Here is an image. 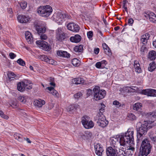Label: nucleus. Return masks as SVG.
<instances>
[{"label":"nucleus","mask_w":156,"mask_h":156,"mask_svg":"<svg viewBox=\"0 0 156 156\" xmlns=\"http://www.w3.org/2000/svg\"><path fill=\"white\" fill-rule=\"evenodd\" d=\"M65 18H69V16L62 12H58L56 14V20L58 22L61 23Z\"/></svg>","instance_id":"nucleus-11"},{"label":"nucleus","mask_w":156,"mask_h":156,"mask_svg":"<svg viewBox=\"0 0 156 156\" xmlns=\"http://www.w3.org/2000/svg\"><path fill=\"white\" fill-rule=\"evenodd\" d=\"M25 35L26 37L27 38H28V37L30 36L31 35V33L28 31L26 32L25 33Z\"/></svg>","instance_id":"nucleus-64"},{"label":"nucleus","mask_w":156,"mask_h":156,"mask_svg":"<svg viewBox=\"0 0 156 156\" xmlns=\"http://www.w3.org/2000/svg\"><path fill=\"white\" fill-rule=\"evenodd\" d=\"M94 119L95 120L97 121V123L98 125L102 128L106 126L108 123L105 116L95 117Z\"/></svg>","instance_id":"nucleus-7"},{"label":"nucleus","mask_w":156,"mask_h":156,"mask_svg":"<svg viewBox=\"0 0 156 156\" xmlns=\"http://www.w3.org/2000/svg\"><path fill=\"white\" fill-rule=\"evenodd\" d=\"M93 91L94 98L97 100L103 98L106 95V91L104 90H100L98 86H96L93 89Z\"/></svg>","instance_id":"nucleus-5"},{"label":"nucleus","mask_w":156,"mask_h":156,"mask_svg":"<svg viewBox=\"0 0 156 156\" xmlns=\"http://www.w3.org/2000/svg\"><path fill=\"white\" fill-rule=\"evenodd\" d=\"M20 5L23 9H24L27 7V3L25 1H23L20 3Z\"/></svg>","instance_id":"nucleus-45"},{"label":"nucleus","mask_w":156,"mask_h":156,"mask_svg":"<svg viewBox=\"0 0 156 156\" xmlns=\"http://www.w3.org/2000/svg\"><path fill=\"white\" fill-rule=\"evenodd\" d=\"M56 39L60 41H62L65 38V35L64 33L58 34L56 35Z\"/></svg>","instance_id":"nucleus-31"},{"label":"nucleus","mask_w":156,"mask_h":156,"mask_svg":"<svg viewBox=\"0 0 156 156\" xmlns=\"http://www.w3.org/2000/svg\"><path fill=\"white\" fill-rule=\"evenodd\" d=\"M111 140L113 144H119L121 145V140L119 136L118 137H112L111 138Z\"/></svg>","instance_id":"nucleus-27"},{"label":"nucleus","mask_w":156,"mask_h":156,"mask_svg":"<svg viewBox=\"0 0 156 156\" xmlns=\"http://www.w3.org/2000/svg\"><path fill=\"white\" fill-rule=\"evenodd\" d=\"M94 147L95 150L96 154L98 155L101 156L103 151L102 146L99 143H96V144H95Z\"/></svg>","instance_id":"nucleus-12"},{"label":"nucleus","mask_w":156,"mask_h":156,"mask_svg":"<svg viewBox=\"0 0 156 156\" xmlns=\"http://www.w3.org/2000/svg\"><path fill=\"white\" fill-rule=\"evenodd\" d=\"M40 35L41 39L42 40H46L47 38V36L45 34H42Z\"/></svg>","instance_id":"nucleus-56"},{"label":"nucleus","mask_w":156,"mask_h":156,"mask_svg":"<svg viewBox=\"0 0 156 156\" xmlns=\"http://www.w3.org/2000/svg\"><path fill=\"white\" fill-rule=\"evenodd\" d=\"M142 94L149 96H156V90L151 89L143 90L141 91Z\"/></svg>","instance_id":"nucleus-8"},{"label":"nucleus","mask_w":156,"mask_h":156,"mask_svg":"<svg viewBox=\"0 0 156 156\" xmlns=\"http://www.w3.org/2000/svg\"><path fill=\"white\" fill-rule=\"evenodd\" d=\"M133 131L128 130L127 133L119 136L121 140V145L124 146L126 143L133 144Z\"/></svg>","instance_id":"nucleus-3"},{"label":"nucleus","mask_w":156,"mask_h":156,"mask_svg":"<svg viewBox=\"0 0 156 156\" xmlns=\"http://www.w3.org/2000/svg\"><path fill=\"white\" fill-rule=\"evenodd\" d=\"M134 21L131 18L129 19L128 20V24L132 25Z\"/></svg>","instance_id":"nucleus-62"},{"label":"nucleus","mask_w":156,"mask_h":156,"mask_svg":"<svg viewBox=\"0 0 156 156\" xmlns=\"http://www.w3.org/2000/svg\"><path fill=\"white\" fill-rule=\"evenodd\" d=\"M53 95L55 96L56 97H57L58 95V94L56 90H55L54 89L51 92Z\"/></svg>","instance_id":"nucleus-53"},{"label":"nucleus","mask_w":156,"mask_h":156,"mask_svg":"<svg viewBox=\"0 0 156 156\" xmlns=\"http://www.w3.org/2000/svg\"><path fill=\"white\" fill-rule=\"evenodd\" d=\"M91 133L89 131H86L81 135V138L84 140H87L90 138L92 136Z\"/></svg>","instance_id":"nucleus-18"},{"label":"nucleus","mask_w":156,"mask_h":156,"mask_svg":"<svg viewBox=\"0 0 156 156\" xmlns=\"http://www.w3.org/2000/svg\"><path fill=\"white\" fill-rule=\"evenodd\" d=\"M146 35H147L148 36L149 34H146L145 36L144 35L142 36L140 39L141 42H142L144 45H146L147 43V37H147Z\"/></svg>","instance_id":"nucleus-32"},{"label":"nucleus","mask_w":156,"mask_h":156,"mask_svg":"<svg viewBox=\"0 0 156 156\" xmlns=\"http://www.w3.org/2000/svg\"><path fill=\"white\" fill-rule=\"evenodd\" d=\"M67 27L68 30L76 32H78L80 28L78 25L73 23H69L67 24Z\"/></svg>","instance_id":"nucleus-10"},{"label":"nucleus","mask_w":156,"mask_h":156,"mask_svg":"<svg viewBox=\"0 0 156 156\" xmlns=\"http://www.w3.org/2000/svg\"><path fill=\"white\" fill-rule=\"evenodd\" d=\"M84 81L82 78H75L72 80L73 83L76 84H83L84 83Z\"/></svg>","instance_id":"nucleus-23"},{"label":"nucleus","mask_w":156,"mask_h":156,"mask_svg":"<svg viewBox=\"0 0 156 156\" xmlns=\"http://www.w3.org/2000/svg\"><path fill=\"white\" fill-rule=\"evenodd\" d=\"M148 123L147 121H145L140 126L136 128L137 143H139L142 140L144 136L148 131Z\"/></svg>","instance_id":"nucleus-1"},{"label":"nucleus","mask_w":156,"mask_h":156,"mask_svg":"<svg viewBox=\"0 0 156 156\" xmlns=\"http://www.w3.org/2000/svg\"><path fill=\"white\" fill-rule=\"evenodd\" d=\"M79 105L77 104H72L70 105L68 108L67 110L68 112H72L75 111L78 108Z\"/></svg>","instance_id":"nucleus-28"},{"label":"nucleus","mask_w":156,"mask_h":156,"mask_svg":"<svg viewBox=\"0 0 156 156\" xmlns=\"http://www.w3.org/2000/svg\"><path fill=\"white\" fill-rule=\"evenodd\" d=\"M127 2H128L127 1V0H123V7L124 8L125 10L126 11H127V6H126V3Z\"/></svg>","instance_id":"nucleus-50"},{"label":"nucleus","mask_w":156,"mask_h":156,"mask_svg":"<svg viewBox=\"0 0 156 156\" xmlns=\"http://www.w3.org/2000/svg\"><path fill=\"white\" fill-rule=\"evenodd\" d=\"M81 39V36L79 34H76L74 36L71 37L70 38V41L73 42L78 43Z\"/></svg>","instance_id":"nucleus-20"},{"label":"nucleus","mask_w":156,"mask_h":156,"mask_svg":"<svg viewBox=\"0 0 156 156\" xmlns=\"http://www.w3.org/2000/svg\"><path fill=\"white\" fill-rule=\"evenodd\" d=\"M105 46H106V48H105V47L104 46L103 48L105 53L108 55H111V51L109 48L105 44Z\"/></svg>","instance_id":"nucleus-36"},{"label":"nucleus","mask_w":156,"mask_h":156,"mask_svg":"<svg viewBox=\"0 0 156 156\" xmlns=\"http://www.w3.org/2000/svg\"><path fill=\"white\" fill-rule=\"evenodd\" d=\"M150 66L148 67V70L151 72L153 71L156 68V65L155 63L152 62L150 63Z\"/></svg>","instance_id":"nucleus-37"},{"label":"nucleus","mask_w":156,"mask_h":156,"mask_svg":"<svg viewBox=\"0 0 156 156\" xmlns=\"http://www.w3.org/2000/svg\"><path fill=\"white\" fill-rule=\"evenodd\" d=\"M0 115L1 117L6 119H7L9 118L8 116L5 115L1 110H0Z\"/></svg>","instance_id":"nucleus-48"},{"label":"nucleus","mask_w":156,"mask_h":156,"mask_svg":"<svg viewBox=\"0 0 156 156\" xmlns=\"http://www.w3.org/2000/svg\"><path fill=\"white\" fill-rule=\"evenodd\" d=\"M134 63V67L135 69L136 72L138 73H141L142 72V70L139 62L137 61H135Z\"/></svg>","instance_id":"nucleus-22"},{"label":"nucleus","mask_w":156,"mask_h":156,"mask_svg":"<svg viewBox=\"0 0 156 156\" xmlns=\"http://www.w3.org/2000/svg\"><path fill=\"white\" fill-rule=\"evenodd\" d=\"M9 56L11 59H14L16 56V55L13 53L10 52L9 54Z\"/></svg>","instance_id":"nucleus-61"},{"label":"nucleus","mask_w":156,"mask_h":156,"mask_svg":"<svg viewBox=\"0 0 156 156\" xmlns=\"http://www.w3.org/2000/svg\"><path fill=\"white\" fill-rule=\"evenodd\" d=\"M147 117L149 119L151 122H154V119H156V112H151L147 113L146 115Z\"/></svg>","instance_id":"nucleus-17"},{"label":"nucleus","mask_w":156,"mask_h":156,"mask_svg":"<svg viewBox=\"0 0 156 156\" xmlns=\"http://www.w3.org/2000/svg\"><path fill=\"white\" fill-rule=\"evenodd\" d=\"M126 150L124 151L122 149H119L118 151H117V155L118 156H125Z\"/></svg>","instance_id":"nucleus-38"},{"label":"nucleus","mask_w":156,"mask_h":156,"mask_svg":"<svg viewBox=\"0 0 156 156\" xmlns=\"http://www.w3.org/2000/svg\"><path fill=\"white\" fill-rule=\"evenodd\" d=\"M142 104L140 103H136L133 105V109L139 112H141Z\"/></svg>","instance_id":"nucleus-26"},{"label":"nucleus","mask_w":156,"mask_h":156,"mask_svg":"<svg viewBox=\"0 0 156 156\" xmlns=\"http://www.w3.org/2000/svg\"><path fill=\"white\" fill-rule=\"evenodd\" d=\"M101 63L102 67H104L107 64V62L106 60H103L101 61Z\"/></svg>","instance_id":"nucleus-60"},{"label":"nucleus","mask_w":156,"mask_h":156,"mask_svg":"<svg viewBox=\"0 0 156 156\" xmlns=\"http://www.w3.org/2000/svg\"><path fill=\"white\" fill-rule=\"evenodd\" d=\"M142 141L139 156H147L151 152V146L150 142L147 138L143 139Z\"/></svg>","instance_id":"nucleus-2"},{"label":"nucleus","mask_w":156,"mask_h":156,"mask_svg":"<svg viewBox=\"0 0 156 156\" xmlns=\"http://www.w3.org/2000/svg\"><path fill=\"white\" fill-rule=\"evenodd\" d=\"M52 11L51 7L49 5L41 6L37 10V12L43 17H48Z\"/></svg>","instance_id":"nucleus-4"},{"label":"nucleus","mask_w":156,"mask_h":156,"mask_svg":"<svg viewBox=\"0 0 156 156\" xmlns=\"http://www.w3.org/2000/svg\"><path fill=\"white\" fill-rule=\"evenodd\" d=\"M147 19L149 18L150 21L154 23H156V15L153 12L150 13L145 16Z\"/></svg>","instance_id":"nucleus-16"},{"label":"nucleus","mask_w":156,"mask_h":156,"mask_svg":"<svg viewBox=\"0 0 156 156\" xmlns=\"http://www.w3.org/2000/svg\"><path fill=\"white\" fill-rule=\"evenodd\" d=\"M106 153L107 156H117L115 150L111 147L107 148Z\"/></svg>","instance_id":"nucleus-14"},{"label":"nucleus","mask_w":156,"mask_h":156,"mask_svg":"<svg viewBox=\"0 0 156 156\" xmlns=\"http://www.w3.org/2000/svg\"><path fill=\"white\" fill-rule=\"evenodd\" d=\"M95 66L96 68L98 69L103 68H102V66L100 62H97L95 64Z\"/></svg>","instance_id":"nucleus-54"},{"label":"nucleus","mask_w":156,"mask_h":156,"mask_svg":"<svg viewBox=\"0 0 156 156\" xmlns=\"http://www.w3.org/2000/svg\"><path fill=\"white\" fill-rule=\"evenodd\" d=\"M145 45H142L140 48V51L141 53V54L144 55L145 52L147 51V48L146 47L144 46Z\"/></svg>","instance_id":"nucleus-43"},{"label":"nucleus","mask_w":156,"mask_h":156,"mask_svg":"<svg viewBox=\"0 0 156 156\" xmlns=\"http://www.w3.org/2000/svg\"><path fill=\"white\" fill-rule=\"evenodd\" d=\"M14 138L17 139L20 142H22L23 141V136L20 134L16 133H15L14 135Z\"/></svg>","instance_id":"nucleus-34"},{"label":"nucleus","mask_w":156,"mask_h":156,"mask_svg":"<svg viewBox=\"0 0 156 156\" xmlns=\"http://www.w3.org/2000/svg\"><path fill=\"white\" fill-rule=\"evenodd\" d=\"M83 50V46L82 45H80L79 46H75L74 48V51L76 52H82Z\"/></svg>","instance_id":"nucleus-33"},{"label":"nucleus","mask_w":156,"mask_h":156,"mask_svg":"<svg viewBox=\"0 0 156 156\" xmlns=\"http://www.w3.org/2000/svg\"><path fill=\"white\" fill-rule=\"evenodd\" d=\"M17 19L18 21L21 23H26L29 20V18H27L24 15H20L18 16Z\"/></svg>","instance_id":"nucleus-15"},{"label":"nucleus","mask_w":156,"mask_h":156,"mask_svg":"<svg viewBox=\"0 0 156 156\" xmlns=\"http://www.w3.org/2000/svg\"><path fill=\"white\" fill-rule=\"evenodd\" d=\"M128 118L129 119V120H135L136 119V117L135 115L133 113H129V114L127 116Z\"/></svg>","instance_id":"nucleus-42"},{"label":"nucleus","mask_w":156,"mask_h":156,"mask_svg":"<svg viewBox=\"0 0 156 156\" xmlns=\"http://www.w3.org/2000/svg\"><path fill=\"white\" fill-rule=\"evenodd\" d=\"M150 139L153 143H156V136L151 137Z\"/></svg>","instance_id":"nucleus-59"},{"label":"nucleus","mask_w":156,"mask_h":156,"mask_svg":"<svg viewBox=\"0 0 156 156\" xmlns=\"http://www.w3.org/2000/svg\"><path fill=\"white\" fill-rule=\"evenodd\" d=\"M38 58L41 59L42 61L45 62L47 61V59L48 57L47 56L45 55H41L38 56Z\"/></svg>","instance_id":"nucleus-41"},{"label":"nucleus","mask_w":156,"mask_h":156,"mask_svg":"<svg viewBox=\"0 0 156 156\" xmlns=\"http://www.w3.org/2000/svg\"><path fill=\"white\" fill-rule=\"evenodd\" d=\"M27 41L29 44H31L33 42V37L31 35L30 36L28 37V38L26 37Z\"/></svg>","instance_id":"nucleus-49"},{"label":"nucleus","mask_w":156,"mask_h":156,"mask_svg":"<svg viewBox=\"0 0 156 156\" xmlns=\"http://www.w3.org/2000/svg\"><path fill=\"white\" fill-rule=\"evenodd\" d=\"M93 33L92 31H89L87 33V36L88 38L89 39L92 37Z\"/></svg>","instance_id":"nucleus-57"},{"label":"nucleus","mask_w":156,"mask_h":156,"mask_svg":"<svg viewBox=\"0 0 156 156\" xmlns=\"http://www.w3.org/2000/svg\"><path fill=\"white\" fill-rule=\"evenodd\" d=\"M17 62L20 65L24 66L25 64V62L22 59L19 58L17 61Z\"/></svg>","instance_id":"nucleus-47"},{"label":"nucleus","mask_w":156,"mask_h":156,"mask_svg":"<svg viewBox=\"0 0 156 156\" xmlns=\"http://www.w3.org/2000/svg\"><path fill=\"white\" fill-rule=\"evenodd\" d=\"M35 105L38 107H41L43 105L45 104V101L42 100H36L35 101Z\"/></svg>","instance_id":"nucleus-30"},{"label":"nucleus","mask_w":156,"mask_h":156,"mask_svg":"<svg viewBox=\"0 0 156 156\" xmlns=\"http://www.w3.org/2000/svg\"><path fill=\"white\" fill-rule=\"evenodd\" d=\"M82 96V94L81 92H78L74 95V98L76 99H78Z\"/></svg>","instance_id":"nucleus-46"},{"label":"nucleus","mask_w":156,"mask_h":156,"mask_svg":"<svg viewBox=\"0 0 156 156\" xmlns=\"http://www.w3.org/2000/svg\"><path fill=\"white\" fill-rule=\"evenodd\" d=\"M64 33L60 29H58L56 30V35Z\"/></svg>","instance_id":"nucleus-63"},{"label":"nucleus","mask_w":156,"mask_h":156,"mask_svg":"<svg viewBox=\"0 0 156 156\" xmlns=\"http://www.w3.org/2000/svg\"><path fill=\"white\" fill-rule=\"evenodd\" d=\"M46 62L51 65H53L55 63V61L53 59H50L48 58L47 61Z\"/></svg>","instance_id":"nucleus-52"},{"label":"nucleus","mask_w":156,"mask_h":156,"mask_svg":"<svg viewBox=\"0 0 156 156\" xmlns=\"http://www.w3.org/2000/svg\"><path fill=\"white\" fill-rule=\"evenodd\" d=\"M27 84H25L23 82H19L17 84L18 90L20 91H23L26 89H30L32 88L31 86H30V87H27Z\"/></svg>","instance_id":"nucleus-13"},{"label":"nucleus","mask_w":156,"mask_h":156,"mask_svg":"<svg viewBox=\"0 0 156 156\" xmlns=\"http://www.w3.org/2000/svg\"><path fill=\"white\" fill-rule=\"evenodd\" d=\"M92 91L91 89H89L87 90V97H89L91 95L92 93Z\"/></svg>","instance_id":"nucleus-55"},{"label":"nucleus","mask_w":156,"mask_h":156,"mask_svg":"<svg viewBox=\"0 0 156 156\" xmlns=\"http://www.w3.org/2000/svg\"><path fill=\"white\" fill-rule=\"evenodd\" d=\"M132 89L130 87L126 86L125 87H123V89L124 90H125L127 92H129Z\"/></svg>","instance_id":"nucleus-58"},{"label":"nucleus","mask_w":156,"mask_h":156,"mask_svg":"<svg viewBox=\"0 0 156 156\" xmlns=\"http://www.w3.org/2000/svg\"><path fill=\"white\" fill-rule=\"evenodd\" d=\"M8 76L10 80H12L16 76V75L13 73L10 72L8 73Z\"/></svg>","instance_id":"nucleus-40"},{"label":"nucleus","mask_w":156,"mask_h":156,"mask_svg":"<svg viewBox=\"0 0 156 156\" xmlns=\"http://www.w3.org/2000/svg\"><path fill=\"white\" fill-rule=\"evenodd\" d=\"M89 117L87 116H83L82 118L81 122L84 127L86 129H90L94 126L93 122L89 121Z\"/></svg>","instance_id":"nucleus-6"},{"label":"nucleus","mask_w":156,"mask_h":156,"mask_svg":"<svg viewBox=\"0 0 156 156\" xmlns=\"http://www.w3.org/2000/svg\"><path fill=\"white\" fill-rule=\"evenodd\" d=\"M134 150L135 148L133 147H131L126 149L125 156H134Z\"/></svg>","instance_id":"nucleus-21"},{"label":"nucleus","mask_w":156,"mask_h":156,"mask_svg":"<svg viewBox=\"0 0 156 156\" xmlns=\"http://www.w3.org/2000/svg\"><path fill=\"white\" fill-rule=\"evenodd\" d=\"M57 55L58 56L68 58L69 57L70 54L66 51H58L57 52Z\"/></svg>","instance_id":"nucleus-24"},{"label":"nucleus","mask_w":156,"mask_h":156,"mask_svg":"<svg viewBox=\"0 0 156 156\" xmlns=\"http://www.w3.org/2000/svg\"><path fill=\"white\" fill-rule=\"evenodd\" d=\"M35 27L37 34L39 35L44 34L45 32L46 28L44 27L37 25L35 26Z\"/></svg>","instance_id":"nucleus-19"},{"label":"nucleus","mask_w":156,"mask_h":156,"mask_svg":"<svg viewBox=\"0 0 156 156\" xmlns=\"http://www.w3.org/2000/svg\"><path fill=\"white\" fill-rule=\"evenodd\" d=\"M17 99L23 103H24L26 101V97L24 96L19 95L17 97Z\"/></svg>","instance_id":"nucleus-39"},{"label":"nucleus","mask_w":156,"mask_h":156,"mask_svg":"<svg viewBox=\"0 0 156 156\" xmlns=\"http://www.w3.org/2000/svg\"><path fill=\"white\" fill-rule=\"evenodd\" d=\"M72 63L74 66H78L80 64V61L76 58H74L72 60Z\"/></svg>","instance_id":"nucleus-35"},{"label":"nucleus","mask_w":156,"mask_h":156,"mask_svg":"<svg viewBox=\"0 0 156 156\" xmlns=\"http://www.w3.org/2000/svg\"><path fill=\"white\" fill-rule=\"evenodd\" d=\"M17 102L16 101H12L11 106L13 108H16L18 106Z\"/></svg>","instance_id":"nucleus-51"},{"label":"nucleus","mask_w":156,"mask_h":156,"mask_svg":"<svg viewBox=\"0 0 156 156\" xmlns=\"http://www.w3.org/2000/svg\"><path fill=\"white\" fill-rule=\"evenodd\" d=\"M36 44L40 45L42 47V49L45 51H49L51 49V47L48 43L45 41H36Z\"/></svg>","instance_id":"nucleus-9"},{"label":"nucleus","mask_w":156,"mask_h":156,"mask_svg":"<svg viewBox=\"0 0 156 156\" xmlns=\"http://www.w3.org/2000/svg\"><path fill=\"white\" fill-rule=\"evenodd\" d=\"M101 107L99 109V111L98 112L97 115L95 117L105 116L103 114V112L105 111V109L104 108L105 107V106L104 104H101Z\"/></svg>","instance_id":"nucleus-25"},{"label":"nucleus","mask_w":156,"mask_h":156,"mask_svg":"<svg viewBox=\"0 0 156 156\" xmlns=\"http://www.w3.org/2000/svg\"><path fill=\"white\" fill-rule=\"evenodd\" d=\"M149 58L151 60H153L156 58V52L154 51H150L148 54Z\"/></svg>","instance_id":"nucleus-29"},{"label":"nucleus","mask_w":156,"mask_h":156,"mask_svg":"<svg viewBox=\"0 0 156 156\" xmlns=\"http://www.w3.org/2000/svg\"><path fill=\"white\" fill-rule=\"evenodd\" d=\"M113 104L118 108L120 107L121 105V104L117 100H115L113 102Z\"/></svg>","instance_id":"nucleus-44"}]
</instances>
